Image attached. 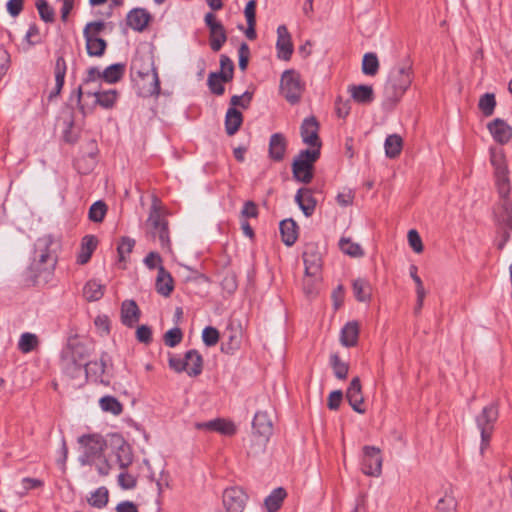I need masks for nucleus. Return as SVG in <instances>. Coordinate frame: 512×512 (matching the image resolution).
Wrapping results in <instances>:
<instances>
[{"instance_id": "obj_1", "label": "nucleus", "mask_w": 512, "mask_h": 512, "mask_svg": "<svg viewBox=\"0 0 512 512\" xmlns=\"http://www.w3.org/2000/svg\"><path fill=\"white\" fill-rule=\"evenodd\" d=\"M83 353L84 347L82 345L76 344L72 347H68L62 355L63 369L72 377H77L84 367L87 378H90L95 382L100 381L103 383L104 380L102 377L107 366L108 355L103 353L99 361H90L83 364Z\"/></svg>"}, {"instance_id": "obj_2", "label": "nucleus", "mask_w": 512, "mask_h": 512, "mask_svg": "<svg viewBox=\"0 0 512 512\" xmlns=\"http://www.w3.org/2000/svg\"><path fill=\"white\" fill-rule=\"evenodd\" d=\"M59 247V242L51 235H44L39 237L34 243V253L32 259L38 260V263H46L47 267L42 271L44 275L46 274V276L55 272V268L58 262Z\"/></svg>"}, {"instance_id": "obj_3", "label": "nucleus", "mask_w": 512, "mask_h": 512, "mask_svg": "<svg viewBox=\"0 0 512 512\" xmlns=\"http://www.w3.org/2000/svg\"><path fill=\"white\" fill-rule=\"evenodd\" d=\"M412 68L409 64L400 65L392 70L385 86L387 99L397 102L404 95L412 83Z\"/></svg>"}, {"instance_id": "obj_4", "label": "nucleus", "mask_w": 512, "mask_h": 512, "mask_svg": "<svg viewBox=\"0 0 512 512\" xmlns=\"http://www.w3.org/2000/svg\"><path fill=\"white\" fill-rule=\"evenodd\" d=\"M490 162L494 168L495 184L500 195H509L511 190L509 169L504 150L499 147L490 148Z\"/></svg>"}, {"instance_id": "obj_5", "label": "nucleus", "mask_w": 512, "mask_h": 512, "mask_svg": "<svg viewBox=\"0 0 512 512\" xmlns=\"http://www.w3.org/2000/svg\"><path fill=\"white\" fill-rule=\"evenodd\" d=\"M499 195V203L494 209V217L498 226L499 233H501V241L497 244L499 249H502L510 237L512 231V201L508 195Z\"/></svg>"}, {"instance_id": "obj_6", "label": "nucleus", "mask_w": 512, "mask_h": 512, "mask_svg": "<svg viewBox=\"0 0 512 512\" xmlns=\"http://www.w3.org/2000/svg\"><path fill=\"white\" fill-rule=\"evenodd\" d=\"M169 366L177 373L186 372L190 377H196L202 373L203 358L197 350H189L184 357L169 354Z\"/></svg>"}, {"instance_id": "obj_7", "label": "nucleus", "mask_w": 512, "mask_h": 512, "mask_svg": "<svg viewBox=\"0 0 512 512\" xmlns=\"http://www.w3.org/2000/svg\"><path fill=\"white\" fill-rule=\"evenodd\" d=\"M252 427L255 443L252 446L251 453H262L273 433V424L268 413L257 412L254 416Z\"/></svg>"}, {"instance_id": "obj_8", "label": "nucleus", "mask_w": 512, "mask_h": 512, "mask_svg": "<svg viewBox=\"0 0 512 512\" xmlns=\"http://www.w3.org/2000/svg\"><path fill=\"white\" fill-rule=\"evenodd\" d=\"M498 416V407L494 403L485 406L476 416V425L481 434L480 451L482 454L489 446L491 436L494 431V425L498 419Z\"/></svg>"}, {"instance_id": "obj_9", "label": "nucleus", "mask_w": 512, "mask_h": 512, "mask_svg": "<svg viewBox=\"0 0 512 512\" xmlns=\"http://www.w3.org/2000/svg\"><path fill=\"white\" fill-rule=\"evenodd\" d=\"M318 149H306L299 153L292 164V172L296 180L308 184L313 178V164L319 158Z\"/></svg>"}, {"instance_id": "obj_10", "label": "nucleus", "mask_w": 512, "mask_h": 512, "mask_svg": "<svg viewBox=\"0 0 512 512\" xmlns=\"http://www.w3.org/2000/svg\"><path fill=\"white\" fill-rule=\"evenodd\" d=\"M280 89L281 93L289 103L296 104L302 97L305 84L302 81L300 74L291 69L283 72L281 76Z\"/></svg>"}, {"instance_id": "obj_11", "label": "nucleus", "mask_w": 512, "mask_h": 512, "mask_svg": "<svg viewBox=\"0 0 512 512\" xmlns=\"http://www.w3.org/2000/svg\"><path fill=\"white\" fill-rule=\"evenodd\" d=\"M130 71L132 79L157 71L150 47H143L137 50L132 59Z\"/></svg>"}, {"instance_id": "obj_12", "label": "nucleus", "mask_w": 512, "mask_h": 512, "mask_svg": "<svg viewBox=\"0 0 512 512\" xmlns=\"http://www.w3.org/2000/svg\"><path fill=\"white\" fill-rule=\"evenodd\" d=\"M78 442L84 448V454L80 458L82 464H88L93 458L100 457L106 447V441L99 434L82 435Z\"/></svg>"}, {"instance_id": "obj_13", "label": "nucleus", "mask_w": 512, "mask_h": 512, "mask_svg": "<svg viewBox=\"0 0 512 512\" xmlns=\"http://www.w3.org/2000/svg\"><path fill=\"white\" fill-rule=\"evenodd\" d=\"M83 94H86L88 96H94L95 104H98L105 109L112 108L114 106V104L117 100V96H118L117 91L114 89L103 91V92H100V91L84 92L82 85H80L78 87V89L76 90V101H77V105L79 106V109L81 110V112L83 114L85 113L84 106L81 104V99H82Z\"/></svg>"}, {"instance_id": "obj_14", "label": "nucleus", "mask_w": 512, "mask_h": 512, "mask_svg": "<svg viewBox=\"0 0 512 512\" xmlns=\"http://www.w3.org/2000/svg\"><path fill=\"white\" fill-rule=\"evenodd\" d=\"M248 496L239 487H230L223 492L222 503L225 512H243Z\"/></svg>"}, {"instance_id": "obj_15", "label": "nucleus", "mask_w": 512, "mask_h": 512, "mask_svg": "<svg viewBox=\"0 0 512 512\" xmlns=\"http://www.w3.org/2000/svg\"><path fill=\"white\" fill-rule=\"evenodd\" d=\"M363 453V473L373 477L380 476L383 461L380 455V449L374 446H365L363 448Z\"/></svg>"}, {"instance_id": "obj_16", "label": "nucleus", "mask_w": 512, "mask_h": 512, "mask_svg": "<svg viewBox=\"0 0 512 512\" xmlns=\"http://www.w3.org/2000/svg\"><path fill=\"white\" fill-rule=\"evenodd\" d=\"M205 23L210 32V47L213 51L217 52L227 40L225 28L213 13L205 15Z\"/></svg>"}, {"instance_id": "obj_17", "label": "nucleus", "mask_w": 512, "mask_h": 512, "mask_svg": "<svg viewBox=\"0 0 512 512\" xmlns=\"http://www.w3.org/2000/svg\"><path fill=\"white\" fill-rule=\"evenodd\" d=\"M132 80L139 96L146 98L157 96L160 93V81L157 71Z\"/></svg>"}, {"instance_id": "obj_18", "label": "nucleus", "mask_w": 512, "mask_h": 512, "mask_svg": "<svg viewBox=\"0 0 512 512\" xmlns=\"http://www.w3.org/2000/svg\"><path fill=\"white\" fill-rule=\"evenodd\" d=\"M111 446L119 467L123 470L128 468L133 462L131 446L119 435L112 436Z\"/></svg>"}, {"instance_id": "obj_19", "label": "nucleus", "mask_w": 512, "mask_h": 512, "mask_svg": "<svg viewBox=\"0 0 512 512\" xmlns=\"http://www.w3.org/2000/svg\"><path fill=\"white\" fill-rule=\"evenodd\" d=\"M319 124L315 117L305 118L301 125V137L305 144L309 145L311 149H318L320 151L321 141L318 136Z\"/></svg>"}, {"instance_id": "obj_20", "label": "nucleus", "mask_w": 512, "mask_h": 512, "mask_svg": "<svg viewBox=\"0 0 512 512\" xmlns=\"http://www.w3.org/2000/svg\"><path fill=\"white\" fill-rule=\"evenodd\" d=\"M141 311L134 300L127 299L121 304L120 319L121 323L129 328H133L140 320Z\"/></svg>"}, {"instance_id": "obj_21", "label": "nucleus", "mask_w": 512, "mask_h": 512, "mask_svg": "<svg viewBox=\"0 0 512 512\" xmlns=\"http://www.w3.org/2000/svg\"><path fill=\"white\" fill-rule=\"evenodd\" d=\"M276 48L280 59L287 61L291 58L293 53V44L291 35L285 25H280L277 28Z\"/></svg>"}, {"instance_id": "obj_22", "label": "nucleus", "mask_w": 512, "mask_h": 512, "mask_svg": "<svg viewBox=\"0 0 512 512\" xmlns=\"http://www.w3.org/2000/svg\"><path fill=\"white\" fill-rule=\"evenodd\" d=\"M346 398L355 412L360 414L365 413V408L363 407L364 397L359 377H355L351 380L346 391Z\"/></svg>"}, {"instance_id": "obj_23", "label": "nucleus", "mask_w": 512, "mask_h": 512, "mask_svg": "<svg viewBox=\"0 0 512 512\" xmlns=\"http://www.w3.org/2000/svg\"><path fill=\"white\" fill-rule=\"evenodd\" d=\"M487 128L493 139L501 145L508 143L512 138V127L500 118L490 122Z\"/></svg>"}, {"instance_id": "obj_24", "label": "nucleus", "mask_w": 512, "mask_h": 512, "mask_svg": "<svg viewBox=\"0 0 512 512\" xmlns=\"http://www.w3.org/2000/svg\"><path fill=\"white\" fill-rule=\"evenodd\" d=\"M46 267L45 262L38 263V260L32 259L27 273L33 285H46L53 279L54 273H50L46 276V274L44 275L42 272Z\"/></svg>"}, {"instance_id": "obj_25", "label": "nucleus", "mask_w": 512, "mask_h": 512, "mask_svg": "<svg viewBox=\"0 0 512 512\" xmlns=\"http://www.w3.org/2000/svg\"><path fill=\"white\" fill-rule=\"evenodd\" d=\"M195 428L199 430L216 431L224 435H233L236 432L235 425L232 422L220 418L196 423Z\"/></svg>"}, {"instance_id": "obj_26", "label": "nucleus", "mask_w": 512, "mask_h": 512, "mask_svg": "<svg viewBox=\"0 0 512 512\" xmlns=\"http://www.w3.org/2000/svg\"><path fill=\"white\" fill-rule=\"evenodd\" d=\"M151 20L149 12L143 8L132 9L126 17L127 25L135 31H143Z\"/></svg>"}, {"instance_id": "obj_27", "label": "nucleus", "mask_w": 512, "mask_h": 512, "mask_svg": "<svg viewBox=\"0 0 512 512\" xmlns=\"http://www.w3.org/2000/svg\"><path fill=\"white\" fill-rule=\"evenodd\" d=\"M305 274L318 277L321 275L322 259L313 247H308L303 253Z\"/></svg>"}, {"instance_id": "obj_28", "label": "nucleus", "mask_w": 512, "mask_h": 512, "mask_svg": "<svg viewBox=\"0 0 512 512\" xmlns=\"http://www.w3.org/2000/svg\"><path fill=\"white\" fill-rule=\"evenodd\" d=\"M66 71L67 65L64 57L62 55L57 56L54 67L55 87L48 95L50 101L60 94L64 86Z\"/></svg>"}, {"instance_id": "obj_29", "label": "nucleus", "mask_w": 512, "mask_h": 512, "mask_svg": "<svg viewBox=\"0 0 512 512\" xmlns=\"http://www.w3.org/2000/svg\"><path fill=\"white\" fill-rule=\"evenodd\" d=\"M348 92L351 98L358 104L367 105L374 101V91L370 85H350Z\"/></svg>"}, {"instance_id": "obj_30", "label": "nucleus", "mask_w": 512, "mask_h": 512, "mask_svg": "<svg viewBox=\"0 0 512 512\" xmlns=\"http://www.w3.org/2000/svg\"><path fill=\"white\" fill-rule=\"evenodd\" d=\"M287 141L283 134H272L269 141V157L273 161H281L285 156Z\"/></svg>"}, {"instance_id": "obj_31", "label": "nucleus", "mask_w": 512, "mask_h": 512, "mask_svg": "<svg viewBox=\"0 0 512 512\" xmlns=\"http://www.w3.org/2000/svg\"><path fill=\"white\" fill-rule=\"evenodd\" d=\"M295 201L303 211L305 216H311L316 207V200L314 199L309 189L301 188L297 191Z\"/></svg>"}, {"instance_id": "obj_32", "label": "nucleus", "mask_w": 512, "mask_h": 512, "mask_svg": "<svg viewBox=\"0 0 512 512\" xmlns=\"http://www.w3.org/2000/svg\"><path fill=\"white\" fill-rule=\"evenodd\" d=\"M298 226L292 219H286L280 222V233L282 241L287 246H292L298 238Z\"/></svg>"}, {"instance_id": "obj_33", "label": "nucleus", "mask_w": 512, "mask_h": 512, "mask_svg": "<svg viewBox=\"0 0 512 512\" xmlns=\"http://www.w3.org/2000/svg\"><path fill=\"white\" fill-rule=\"evenodd\" d=\"M359 325L357 322H348L341 330L340 341L343 346L353 347L357 344Z\"/></svg>"}, {"instance_id": "obj_34", "label": "nucleus", "mask_w": 512, "mask_h": 512, "mask_svg": "<svg viewBox=\"0 0 512 512\" xmlns=\"http://www.w3.org/2000/svg\"><path fill=\"white\" fill-rule=\"evenodd\" d=\"M97 243V238L94 235H86L82 239L81 250L77 257V262L79 264H86L90 260L94 250L97 247Z\"/></svg>"}, {"instance_id": "obj_35", "label": "nucleus", "mask_w": 512, "mask_h": 512, "mask_svg": "<svg viewBox=\"0 0 512 512\" xmlns=\"http://www.w3.org/2000/svg\"><path fill=\"white\" fill-rule=\"evenodd\" d=\"M243 123V115L236 108H229L225 116V129L229 136L234 135Z\"/></svg>"}, {"instance_id": "obj_36", "label": "nucleus", "mask_w": 512, "mask_h": 512, "mask_svg": "<svg viewBox=\"0 0 512 512\" xmlns=\"http://www.w3.org/2000/svg\"><path fill=\"white\" fill-rule=\"evenodd\" d=\"M352 289L355 298L359 302H368L372 296V287L370 283L363 278H358L353 280Z\"/></svg>"}, {"instance_id": "obj_37", "label": "nucleus", "mask_w": 512, "mask_h": 512, "mask_svg": "<svg viewBox=\"0 0 512 512\" xmlns=\"http://www.w3.org/2000/svg\"><path fill=\"white\" fill-rule=\"evenodd\" d=\"M105 286L96 280H89L83 288V296L89 302L100 300L104 295Z\"/></svg>"}, {"instance_id": "obj_38", "label": "nucleus", "mask_w": 512, "mask_h": 512, "mask_svg": "<svg viewBox=\"0 0 512 512\" xmlns=\"http://www.w3.org/2000/svg\"><path fill=\"white\" fill-rule=\"evenodd\" d=\"M125 73V64L115 63L106 67L102 73V80L106 83L113 84L121 80Z\"/></svg>"}, {"instance_id": "obj_39", "label": "nucleus", "mask_w": 512, "mask_h": 512, "mask_svg": "<svg viewBox=\"0 0 512 512\" xmlns=\"http://www.w3.org/2000/svg\"><path fill=\"white\" fill-rule=\"evenodd\" d=\"M107 42L103 38L87 37L86 52L90 57H102L105 54Z\"/></svg>"}, {"instance_id": "obj_40", "label": "nucleus", "mask_w": 512, "mask_h": 512, "mask_svg": "<svg viewBox=\"0 0 512 512\" xmlns=\"http://www.w3.org/2000/svg\"><path fill=\"white\" fill-rule=\"evenodd\" d=\"M403 141L397 134L389 135L385 140V153L388 158H396L402 150Z\"/></svg>"}, {"instance_id": "obj_41", "label": "nucleus", "mask_w": 512, "mask_h": 512, "mask_svg": "<svg viewBox=\"0 0 512 512\" xmlns=\"http://www.w3.org/2000/svg\"><path fill=\"white\" fill-rule=\"evenodd\" d=\"M146 225L152 230V235L155 238L160 227V204L156 196H153V204Z\"/></svg>"}, {"instance_id": "obj_42", "label": "nucleus", "mask_w": 512, "mask_h": 512, "mask_svg": "<svg viewBox=\"0 0 512 512\" xmlns=\"http://www.w3.org/2000/svg\"><path fill=\"white\" fill-rule=\"evenodd\" d=\"M285 497L286 492L283 488L274 489L273 492L265 499V506L268 512H277Z\"/></svg>"}, {"instance_id": "obj_43", "label": "nucleus", "mask_w": 512, "mask_h": 512, "mask_svg": "<svg viewBox=\"0 0 512 512\" xmlns=\"http://www.w3.org/2000/svg\"><path fill=\"white\" fill-rule=\"evenodd\" d=\"M99 405L104 412H109L115 416L120 415L123 411L122 404L114 396H104L100 398Z\"/></svg>"}, {"instance_id": "obj_44", "label": "nucleus", "mask_w": 512, "mask_h": 512, "mask_svg": "<svg viewBox=\"0 0 512 512\" xmlns=\"http://www.w3.org/2000/svg\"><path fill=\"white\" fill-rule=\"evenodd\" d=\"M109 499V492L108 489L104 486L99 487L96 489L88 498V503L95 508L102 509L104 508Z\"/></svg>"}, {"instance_id": "obj_45", "label": "nucleus", "mask_w": 512, "mask_h": 512, "mask_svg": "<svg viewBox=\"0 0 512 512\" xmlns=\"http://www.w3.org/2000/svg\"><path fill=\"white\" fill-rule=\"evenodd\" d=\"M379 61L375 53H366L362 60V72L368 76H374L378 73Z\"/></svg>"}, {"instance_id": "obj_46", "label": "nucleus", "mask_w": 512, "mask_h": 512, "mask_svg": "<svg viewBox=\"0 0 512 512\" xmlns=\"http://www.w3.org/2000/svg\"><path fill=\"white\" fill-rule=\"evenodd\" d=\"M478 107L484 116L489 117L494 113L496 99L493 93H486L480 97Z\"/></svg>"}, {"instance_id": "obj_47", "label": "nucleus", "mask_w": 512, "mask_h": 512, "mask_svg": "<svg viewBox=\"0 0 512 512\" xmlns=\"http://www.w3.org/2000/svg\"><path fill=\"white\" fill-rule=\"evenodd\" d=\"M106 212H107V205L101 200L96 201L89 208V212H88L89 220H91L92 222H95V223H100L103 221V219L106 215Z\"/></svg>"}, {"instance_id": "obj_48", "label": "nucleus", "mask_w": 512, "mask_h": 512, "mask_svg": "<svg viewBox=\"0 0 512 512\" xmlns=\"http://www.w3.org/2000/svg\"><path fill=\"white\" fill-rule=\"evenodd\" d=\"M330 364L333 368L334 375L340 379H346L349 371L348 364L343 362L337 354L330 357Z\"/></svg>"}, {"instance_id": "obj_49", "label": "nucleus", "mask_w": 512, "mask_h": 512, "mask_svg": "<svg viewBox=\"0 0 512 512\" xmlns=\"http://www.w3.org/2000/svg\"><path fill=\"white\" fill-rule=\"evenodd\" d=\"M341 251L352 257H360L363 255L361 246L351 241L350 238H341L339 241Z\"/></svg>"}, {"instance_id": "obj_50", "label": "nucleus", "mask_w": 512, "mask_h": 512, "mask_svg": "<svg viewBox=\"0 0 512 512\" xmlns=\"http://www.w3.org/2000/svg\"><path fill=\"white\" fill-rule=\"evenodd\" d=\"M38 344V338L32 333H23L18 342V348L23 353H29L35 349Z\"/></svg>"}, {"instance_id": "obj_51", "label": "nucleus", "mask_w": 512, "mask_h": 512, "mask_svg": "<svg viewBox=\"0 0 512 512\" xmlns=\"http://www.w3.org/2000/svg\"><path fill=\"white\" fill-rule=\"evenodd\" d=\"M36 8L41 20L44 22L52 23L55 20L54 9L48 4L46 0H37Z\"/></svg>"}, {"instance_id": "obj_52", "label": "nucleus", "mask_w": 512, "mask_h": 512, "mask_svg": "<svg viewBox=\"0 0 512 512\" xmlns=\"http://www.w3.org/2000/svg\"><path fill=\"white\" fill-rule=\"evenodd\" d=\"M105 23L103 21H92L86 24L83 29V37L87 42V37L100 38V33L105 29Z\"/></svg>"}, {"instance_id": "obj_53", "label": "nucleus", "mask_w": 512, "mask_h": 512, "mask_svg": "<svg viewBox=\"0 0 512 512\" xmlns=\"http://www.w3.org/2000/svg\"><path fill=\"white\" fill-rule=\"evenodd\" d=\"M320 280H321V275H318V277H316V276L305 274L304 279H303L304 293L309 297L314 296L318 291V286H319Z\"/></svg>"}, {"instance_id": "obj_54", "label": "nucleus", "mask_w": 512, "mask_h": 512, "mask_svg": "<svg viewBox=\"0 0 512 512\" xmlns=\"http://www.w3.org/2000/svg\"><path fill=\"white\" fill-rule=\"evenodd\" d=\"M220 67H221V70H220V72H217V73L222 76V79H224V81L232 80V78H233V71H234V64H233L232 60L228 56L221 55V57H220Z\"/></svg>"}, {"instance_id": "obj_55", "label": "nucleus", "mask_w": 512, "mask_h": 512, "mask_svg": "<svg viewBox=\"0 0 512 512\" xmlns=\"http://www.w3.org/2000/svg\"><path fill=\"white\" fill-rule=\"evenodd\" d=\"M135 246V240L130 237H122L117 247L119 261L123 262L126 260V255H129L133 247Z\"/></svg>"}, {"instance_id": "obj_56", "label": "nucleus", "mask_w": 512, "mask_h": 512, "mask_svg": "<svg viewBox=\"0 0 512 512\" xmlns=\"http://www.w3.org/2000/svg\"><path fill=\"white\" fill-rule=\"evenodd\" d=\"M224 79H222V76L218 73H210L208 76V86L212 93L216 95H222L225 91V88L223 86Z\"/></svg>"}, {"instance_id": "obj_57", "label": "nucleus", "mask_w": 512, "mask_h": 512, "mask_svg": "<svg viewBox=\"0 0 512 512\" xmlns=\"http://www.w3.org/2000/svg\"><path fill=\"white\" fill-rule=\"evenodd\" d=\"M163 338H164V342H165V344L167 346L175 347L176 345H178L182 341L183 333H182L180 328L175 327V328H172V329L168 330L164 334Z\"/></svg>"}, {"instance_id": "obj_58", "label": "nucleus", "mask_w": 512, "mask_h": 512, "mask_svg": "<svg viewBox=\"0 0 512 512\" xmlns=\"http://www.w3.org/2000/svg\"><path fill=\"white\" fill-rule=\"evenodd\" d=\"M457 501L451 495H445L442 497L437 504L438 512H456Z\"/></svg>"}, {"instance_id": "obj_59", "label": "nucleus", "mask_w": 512, "mask_h": 512, "mask_svg": "<svg viewBox=\"0 0 512 512\" xmlns=\"http://www.w3.org/2000/svg\"><path fill=\"white\" fill-rule=\"evenodd\" d=\"M202 339L205 345L214 346L219 340V332L216 328L208 326L202 332Z\"/></svg>"}, {"instance_id": "obj_60", "label": "nucleus", "mask_w": 512, "mask_h": 512, "mask_svg": "<svg viewBox=\"0 0 512 512\" xmlns=\"http://www.w3.org/2000/svg\"><path fill=\"white\" fill-rule=\"evenodd\" d=\"M118 484L124 490H130L136 487L137 479L132 474L121 472L118 475Z\"/></svg>"}, {"instance_id": "obj_61", "label": "nucleus", "mask_w": 512, "mask_h": 512, "mask_svg": "<svg viewBox=\"0 0 512 512\" xmlns=\"http://www.w3.org/2000/svg\"><path fill=\"white\" fill-rule=\"evenodd\" d=\"M252 99V93L246 91L242 95H234L231 97L230 108H236L237 106L242 108H247L250 104V101Z\"/></svg>"}, {"instance_id": "obj_62", "label": "nucleus", "mask_w": 512, "mask_h": 512, "mask_svg": "<svg viewBox=\"0 0 512 512\" xmlns=\"http://www.w3.org/2000/svg\"><path fill=\"white\" fill-rule=\"evenodd\" d=\"M351 110V104L349 100H344L342 97H337L335 101V111L339 118H346Z\"/></svg>"}, {"instance_id": "obj_63", "label": "nucleus", "mask_w": 512, "mask_h": 512, "mask_svg": "<svg viewBox=\"0 0 512 512\" xmlns=\"http://www.w3.org/2000/svg\"><path fill=\"white\" fill-rule=\"evenodd\" d=\"M407 237L409 245L413 249V251L416 253H421L424 247L419 233L416 230L412 229L408 232Z\"/></svg>"}, {"instance_id": "obj_64", "label": "nucleus", "mask_w": 512, "mask_h": 512, "mask_svg": "<svg viewBox=\"0 0 512 512\" xmlns=\"http://www.w3.org/2000/svg\"><path fill=\"white\" fill-rule=\"evenodd\" d=\"M355 197V193L352 189H343V191L339 192L336 201L342 207H347L352 205Z\"/></svg>"}]
</instances>
